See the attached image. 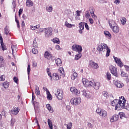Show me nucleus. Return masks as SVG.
Instances as JSON below:
<instances>
[{"instance_id":"obj_64","label":"nucleus","mask_w":129,"mask_h":129,"mask_svg":"<svg viewBox=\"0 0 129 129\" xmlns=\"http://www.w3.org/2000/svg\"><path fill=\"white\" fill-rule=\"evenodd\" d=\"M124 68L126 71H129V67L128 66H124Z\"/></svg>"},{"instance_id":"obj_58","label":"nucleus","mask_w":129,"mask_h":129,"mask_svg":"<svg viewBox=\"0 0 129 129\" xmlns=\"http://www.w3.org/2000/svg\"><path fill=\"white\" fill-rule=\"evenodd\" d=\"M22 14H23V9H20L19 11V17H21Z\"/></svg>"},{"instance_id":"obj_1","label":"nucleus","mask_w":129,"mask_h":129,"mask_svg":"<svg viewBox=\"0 0 129 129\" xmlns=\"http://www.w3.org/2000/svg\"><path fill=\"white\" fill-rule=\"evenodd\" d=\"M125 102H126V100L124 99V97L121 96L119 97V100H114L112 102L111 104L112 106H115V109L116 110L117 109H121V108H123Z\"/></svg>"},{"instance_id":"obj_32","label":"nucleus","mask_w":129,"mask_h":129,"mask_svg":"<svg viewBox=\"0 0 129 129\" xmlns=\"http://www.w3.org/2000/svg\"><path fill=\"white\" fill-rule=\"evenodd\" d=\"M11 49L13 52V54H14V53H15L16 52H17V45L15 44V45H12L11 46Z\"/></svg>"},{"instance_id":"obj_12","label":"nucleus","mask_w":129,"mask_h":129,"mask_svg":"<svg viewBox=\"0 0 129 129\" xmlns=\"http://www.w3.org/2000/svg\"><path fill=\"white\" fill-rule=\"evenodd\" d=\"M109 69L111 73L114 75V76L117 77V71L116 70V68L113 67V66H110Z\"/></svg>"},{"instance_id":"obj_60","label":"nucleus","mask_w":129,"mask_h":129,"mask_svg":"<svg viewBox=\"0 0 129 129\" xmlns=\"http://www.w3.org/2000/svg\"><path fill=\"white\" fill-rule=\"evenodd\" d=\"M85 27L87 30H89V26L86 23H85Z\"/></svg>"},{"instance_id":"obj_20","label":"nucleus","mask_w":129,"mask_h":129,"mask_svg":"<svg viewBox=\"0 0 129 129\" xmlns=\"http://www.w3.org/2000/svg\"><path fill=\"white\" fill-rule=\"evenodd\" d=\"M108 24H109V26L110 29H111L112 27H114V26H115V25H117V24H116L115 21H114V20H109L108 21Z\"/></svg>"},{"instance_id":"obj_42","label":"nucleus","mask_w":129,"mask_h":129,"mask_svg":"<svg viewBox=\"0 0 129 129\" xmlns=\"http://www.w3.org/2000/svg\"><path fill=\"white\" fill-rule=\"evenodd\" d=\"M64 125H67V129H71L72 128V122H70L68 124H65Z\"/></svg>"},{"instance_id":"obj_30","label":"nucleus","mask_w":129,"mask_h":129,"mask_svg":"<svg viewBox=\"0 0 129 129\" xmlns=\"http://www.w3.org/2000/svg\"><path fill=\"white\" fill-rule=\"evenodd\" d=\"M77 77H78V74H77L76 72H75L73 74V75H72L71 79L72 80H75Z\"/></svg>"},{"instance_id":"obj_49","label":"nucleus","mask_w":129,"mask_h":129,"mask_svg":"<svg viewBox=\"0 0 129 129\" xmlns=\"http://www.w3.org/2000/svg\"><path fill=\"white\" fill-rule=\"evenodd\" d=\"M30 72H31V65L28 64L27 67V73L28 75L30 74Z\"/></svg>"},{"instance_id":"obj_39","label":"nucleus","mask_w":129,"mask_h":129,"mask_svg":"<svg viewBox=\"0 0 129 129\" xmlns=\"http://www.w3.org/2000/svg\"><path fill=\"white\" fill-rule=\"evenodd\" d=\"M106 77L108 80L111 79V75L109 72H107L106 74Z\"/></svg>"},{"instance_id":"obj_47","label":"nucleus","mask_w":129,"mask_h":129,"mask_svg":"<svg viewBox=\"0 0 129 129\" xmlns=\"http://www.w3.org/2000/svg\"><path fill=\"white\" fill-rule=\"evenodd\" d=\"M33 46L34 48H38V43L36 40L33 41Z\"/></svg>"},{"instance_id":"obj_50","label":"nucleus","mask_w":129,"mask_h":129,"mask_svg":"<svg viewBox=\"0 0 129 129\" xmlns=\"http://www.w3.org/2000/svg\"><path fill=\"white\" fill-rule=\"evenodd\" d=\"M55 49L57 51H60V50H61L62 48H61V47H60V46L59 45H56L55 46Z\"/></svg>"},{"instance_id":"obj_37","label":"nucleus","mask_w":129,"mask_h":129,"mask_svg":"<svg viewBox=\"0 0 129 129\" xmlns=\"http://www.w3.org/2000/svg\"><path fill=\"white\" fill-rule=\"evenodd\" d=\"M82 56V54H81V53H78L75 55V60H79V59L81 58Z\"/></svg>"},{"instance_id":"obj_45","label":"nucleus","mask_w":129,"mask_h":129,"mask_svg":"<svg viewBox=\"0 0 129 129\" xmlns=\"http://www.w3.org/2000/svg\"><path fill=\"white\" fill-rule=\"evenodd\" d=\"M82 13V11H79V10H77L76 11V14L75 16H81V14Z\"/></svg>"},{"instance_id":"obj_36","label":"nucleus","mask_w":129,"mask_h":129,"mask_svg":"<svg viewBox=\"0 0 129 129\" xmlns=\"http://www.w3.org/2000/svg\"><path fill=\"white\" fill-rule=\"evenodd\" d=\"M3 86L4 88H5V89L7 88H9V86H10V84H9V82H5L3 83Z\"/></svg>"},{"instance_id":"obj_56","label":"nucleus","mask_w":129,"mask_h":129,"mask_svg":"<svg viewBox=\"0 0 129 129\" xmlns=\"http://www.w3.org/2000/svg\"><path fill=\"white\" fill-rule=\"evenodd\" d=\"M4 63V57L2 56H0V64H2Z\"/></svg>"},{"instance_id":"obj_26","label":"nucleus","mask_w":129,"mask_h":129,"mask_svg":"<svg viewBox=\"0 0 129 129\" xmlns=\"http://www.w3.org/2000/svg\"><path fill=\"white\" fill-rule=\"evenodd\" d=\"M46 107L47 109H48V110H49V111L51 112V113H52V112H53L54 110H53V108H52L50 104H46Z\"/></svg>"},{"instance_id":"obj_31","label":"nucleus","mask_w":129,"mask_h":129,"mask_svg":"<svg viewBox=\"0 0 129 129\" xmlns=\"http://www.w3.org/2000/svg\"><path fill=\"white\" fill-rule=\"evenodd\" d=\"M120 22H121V25H122V26H124V25H125L126 23V19L124 17H122L120 19Z\"/></svg>"},{"instance_id":"obj_5","label":"nucleus","mask_w":129,"mask_h":129,"mask_svg":"<svg viewBox=\"0 0 129 129\" xmlns=\"http://www.w3.org/2000/svg\"><path fill=\"white\" fill-rule=\"evenodd\" d=\"M71 103L73 105H78L80 103H81V98L79 97L73 98L71 100Z\"/></svg>"},{"instance_id":"obj_18","label":"nucleus","mask_w":129,"mask_h":129,"mask_svg":"<svg viewBox=\"0 0 129 129\" xmlns=\"http://www.w3.org/2000/svg\"><path fill=\"white\" fill-rule=\"evenodd\" d=\"M118 115H113L112 116L110 117V122H114V121H117L118 120Z\"/></svg>"},{"instance_id":"obj_48","label":"nucleus","mask_w":129,"mask_h":129,"mask_svg":"<svg viewBox=\"0 0 129 129\" xmlns=\"http://www.w3.org/2000/svg\"><path fill=\"white\" fill-rule=\"evenodd\" d=\"M5 80H6V76L2 75L0 77V81H5Z\"/></svg>"},{"instance_id":"obj_61","label":"nucleus","mask_w":129,"mask_h":129,"mask_svg":"<svg viewBox=\"0 0 129 129\" xmlns=\"http://www.w3.org/2000/svg\"><path fill=\"white\" fill-rule=\"evenodd\" d=\"M89 22L90 23V24H93V23H94V21H93V19H92V18H90L89 19Z\"/></svg>"},{"instance_id":"obj_19","label":"nucleus","mask_w":129,"mask_h":129,"mask_svg":"<svg viewBox=\"0 0 129 129\" xmlns=\"http://www.w3.org/2000/svg\"><path fill=\"white\" fill-rule=\"evenodd\" d=\"M52 79L53 80L58 81L61 79V76H59L57 73H53L52 75Z\"/></svg>"},{"instance_id":"obj_40","label":"nucleus","mask_w":129,"mask_h":129,"mask_svg":"<svg viewBox=\"0 0 129 129\" xmlns=\"http://www.w3.org/2000/svg\"><path fill=\"white\" fill-rule=\"evenodd\" d=\"M120 118L122 119L123 117H125V114L124 112H120L119 113Z\"/></svg>"},{"instance_id":"obj_63","label":"nucleus","mask_w":129,"mask_h":129,"mask_svg":"<svg viewBox=\"0 0 129 129\" xmlns=\"http://www.w3.org/2000/svg\"><path fill=\"white\" fill-rule=\"evenodd\" d=\"M91 11L90 12L91 16L94 14V9L92 8L91 9Z\"/></svg>"},{"instance_id":"obj_55","label":"nucleus","mask_w":129,"mask_h":129,"mask_svg":"<svg viewBox=\"0 0 129 129\" xmlns=\"http://www.w3.org/2000/svg\"><path fill=\"white\" fill-rule=\"evenodd\" d=\"M16 122V119L12 118L11 119V125H14V124Z\"/></svg>"},{"instance_id":"obj_17","label":"nucleus","mask_w":129,"mask_h":129,"mask_svg":"<svg viewBox=\"0 0 129 129\" xmlns=\"http://www.w3.org/2000/svg\"><path fill=\"white\" fill-rule=\"evenodd\" d=\"M19 112H20V108L19 107H14L11 110V113L13 115H17Z\"/></svg>"},{"instance_id":"obj_41","label":"nucleus","mask_w":129,"mask_h":129,"mask_svg":"<svg viewBox=\"0 0 129 129\" xmlns=\"http://www.w3.org/2000/svg\"><path fill=\"white\" fill-rule=\"evenodd\" d=\"M121 76H122V77H127V76H128V74H127V73H125V72L122 71L121 72Z\"/></svg>"},{"instance_id":"obj_59","label":"nucleus","mask_w":129,"mask_h":129,"mask_svg":"<svg viewBox=\"0 0 129 129\" xmlns=\"http://www.w3.org/2000/svg\"><path fill=\"white\" fill-rule=\"evenodd\" d=\"M75 20H76V21H80V16H77V15H75Z\"/></svg>"},{"instance_id":"obj_23","label":"nucleus","mask_w":129,"mask_h":129,"mask_svg":"<svg viewBox=\"0 0 129 129\" xmlns=\"http://www.w3.org/2000/svg\"><path fill=\"white\" fill-rule=\"evenodd\" d=\"M58 72L60 73V76L62 77H65V74L64 73V69L63 68H59L58 69Z\"/></svg>"},{"instance_id":"obj_10","label":"nucleus","mask_w":129,"mask_h":129,"mask_svg":"<svg viewBox=\"0 0 129 129\" xmlns=\"http://www.w3.org/2000/svg\"><path fill=\"white\" fill-rule=\"evenodd\" d=\"M89 66L93 69H98L99 66L98 63L95 62L92 60H90L89 62Z\"/></svg>"},{"instance_id":"obj_46","label":"nucleus","mask_w":129,"mask_h":129,"mask_svg":"<svg viewBox=\"0 0 129 129\" xmlns=\"http://www.w3.org/2000/svg\"><path fill=\"white\" fill-rule=\"evenodd\" d=\"M4 33L6 34V35H9V33H10V31H9V28L8 27H6L4 29Z\"/></svg>"},{"instance_id":"obj_34","label":"nucleus","mask_w":129,"mask_h":129,"mask_svg":"<svg viewBox=\"0 0 129 129\" xmlns=\"http://www.w3.org/2000/svg\"><path fill=\"white\" fill-rule=\"evenodd\" d=\"M40 27H41V26L40 25V24L37 25L36 26H30V29L31 30H36V29H39Z\"/></svg>"},{"instance_id":"obj_6","label":"nucleus","mask_w":129,"mask_h":129,"mask_svg":"<svg viewBox=\"0 0 129 129\" xmlns=\"http://www.w3.org/2000/svg\"><path fill=\"white\" fill-rule=\"evenodd\" d=\"M55 94L58 100H62L63 99V97H64L63 91L61 90H57Z\"/></svg>"},{"instance_id":"obj_11","label":"nucleus","mask_w":129,"mask_h":129,"mask_svg":"<svg viewBox=\"0 0 129 129\" xmlns=\"http://www.w3.org/2000/svg\"><path fill=\"white\" fill-rule=\"evenodd\" d=\"M111 29L114 34H118V33H119L120 31L119 26H118L117 24H115V26L112 27Z\"/></svg>"},{"instance_id":"obj_7","label":"nucleus","mask_w":129,"mask_h":129,"mask_svg":"<svg viewBox=\"0 0 129 129\" xmlns=\"http://www.w3.org/2000/svg\"><path fill=\"white\" fill-rule=\"evenodd\" d=\"M53 30L52 28H45L44 29V35L46 38H49L52 36Z\"/></svg>"},{"instance_id":"obj_15","label":"nucleus","mask_w":129,"mask_h":129,"mask_svg":"<svg viewBox=\"0 0 129 129\" xmlns=\"http://www.w3.org/2000/svg\"><path fill=\"white\" fill-rule=\"evenodd\" d=\"M113 58L114 59V61L116 64H117L118 66L119 67H122L123 66V63L122 62H121V60H120V58H118L117 57L113 56Z\"/></svg>"},{"instance_id":"obj_35","label":"nucleus","mask_w":129,"mask_h":129,"mask_svg":"<svg viewBox=\"0 0 129 129\" xmlns=\"http://www.w3.org/2000/svg\"><path fill=\"white\" fill-rule=\"evenodd\" d=\"M52 41L54 44H60V40L58 38H53Z\"/></svg>"},{"instance_id":"obj_25","label":"nucleus","mask_w":129,"mask_h":129,"mask_svg":"<svg viewBox=\"0 0 129 129\" xmlns=\"http://www.w3.org/2000/svg\"><path fill=\"white\" fill-rule=\"evenodd\" d=\"M104 34L106 38H107L108 39H111V34H110L109 32L107 31H105Z\"/></svg>"},{"instance_id":"obj_29","label":"nucleus","mask_w":129,"mask_h":129,"mask_svg":"<svg viewBox=\"0 0 129 129\" xmlns=\"http://www.w3.org/2000/svg\"><path fill=\"white\" fill-rule=\"evenodd\" d=\"M64 26H66L67 28H72L73 27H75V25L70 24L68 21H66Z\"/></svg>"},{"instance_id":"obj_14","label":"nucleus","mask_w":129,"mask_h":129,"mask_svg":"<svg viewBox=\"0 0 129 129\" xmlns=\"http://www.w3.org/2000/svg\"><path fill=\"white\" fill-rule=\"evenodd\" d=\"M85 25V22H81L79 24V33L81 34L82 35L83 34V30H84V26Z\"/></svg>"},{"instance_id":"obj_16","label":"nucleus","mask_w":129,"mask_h":129,"mask_svg":"<svg viewBox=\"0 0 129 129\" xmlns=\"http://www.w3.org/2000/svg\"><path fill=\"white\" fill-rule=\"evenodd\" d=\"M70 90L72 93H74V94H76L77 96H79L80 94V91L78 90L77 89H76V88L72 87L70 89Z\"/></svg>"},{"instance_id":"obj_8","label":"nucleus","mask_w":129,"mask_h":129,"mask_svg":"<svg viewBox=\"0 0 129 129\" xmlns=\"http://www.w3.org/2000/svg\"><path fill=\"white\" fill-rule=\"evenodd\" d=\"M44 57L48 59V60H52V61H54V60H55V57L52 56L51 53L48 51L45 52Z\"/></svg>"},{"instance_id":"obj_57","label":"nucleus","mask_w":129,"mask_h":129,"mask_svg":"<svg viewBox=\"0 0 129 129\" xmlns=\"http://www.w3.org/2000/svg\"><path fill=\"white\" fill-rule=\"evenodd\" d=\"M13 80L15 83H18V81H19V80L18 79V78L17 77H14L13 78Z\"/></svg>"},{"instance_id":"obj_54","label":"nucleus","mask_w":129,"mask_h":129,"mask_svg":"<svg viewBox=\"0 0 129 129\" xmlns=\"http://www.w3.org/2000/svg\"><path fill=\"white\" fill-rule=\"evenodd\" d=\"M15 22L17 24L18 28H20V22L19 21V20H18L17 18L15 19Z\"/></svg>"},{"instance_id":"obj_33","label":"nucleus","mask_w":129,"mask_h":129,"mask_svg":"<svg viewBox=\"0 0 129 129\" xmlns=\"http://www.w3.org/2000/svg\"><path fill=\"white\" fill-rule=\"evenodd\" d=\"M47 123L49 125V127L50 129H53V124L52 123V121L50 119H48Z\"/></svg>"},{"instance_id":"obj_43","label":"nucleus","mask_w":129,"mask_h":129,"mask_svg":"<svg viewBox=\"0 0 129 129\" xmlns=\"http://www.w3.org/2000/svg\"><path fill=\"white\" fill-rule=\"evenodd\" d=\"M38 48H34L32 49V53L34 54H38V49H37Z\"/></svg>"},{"instance_id":"obj_51","label":"nucleus","mask_w":129,"mask_h":129,"mask_svg":"<svg viewBox=\"0 0 129 129\" xmlns=\"http://www.w3.org/2000/svg\"><path fill=\"white\" fill-rule=\"evenodd\" d=\"M114 4L117 5H119V4H120V0H115L114 1Z\"/></svg>"},{"instance_id":"obj_28","label":"nucleus","mask_w":129,"mask_h":129,"mask_svg":"<svg viewBox=\"0 0 129 129\" xmlns=\"http://www.w3.org/2000/svg\"><path fill=\"white\" fill-rule=\"evenodd\" d=\"M55 63L57 65V66H61L62 65V61L61 60V59L57 58L55 60Z\"/></svg>"},{"instance_id":"obj_2","label":"nucleus","mask_w":129,"mask_h":129,"mask_svg":"<svg viewBox=\"0 0 129 129\" xmlns=\"http://www.w3.org/2000/svg\"><path fill=\"white\" fill-rule=\"evenodd\" d=\"M82 82L85 87H93L95 90H98L100 88V82H92L86 78L82 79Z\"/></svg>"},{"instance_id":"obj_13","label":"nucleus","mask_w":129,"mask_h":129,"mask_svg":"<svg viewBox=\"0 0 129 129\" xmlns=\"http://www.w3.org/2000/svg\"><path fill=\"white\" fill-rule=\"evenodd\" d=\"M72 50L78 52V53H80L82 51V47L81 45H75L72 46Z\"/></svg>"},{"instance_id":"obj_53","label":"nucleus","mask_w":129,"mask_h":129,"mask_svg":"<svg viewBox=\"0 0 129 129\" xmlns=\"http://www.w3.org/2000/svg\"><path fill=\"white\" fill-rule=\"evenodd\" d=\"M85 17L87 19H90V14L89 12L86 13Z\"/></svg>"},{"instance_id":"obj_24","label":"nucleus","mask_w":129,"mask_h":129,"mask_svg":"<svg viewBox=\"0 0 129 129\" xmlns=\"http://www.w3.org/2000/svg\"><path fill=\"white\" fill-rule=\"evenodd\" d=\"M46 11L48 13H52L53 12V6L52 5L47 6L46 7Z\"/></svg>"},{"instance_id":"obj_44","label":"nucleus","mask_w":129,"mask_h":129,"mask_svg":"<svg viewBox=\"0 0 129 129\" xmlns=\"http://www.w3.org/2000/svg\"><path fill=\"white\" fill-rule=\"evenodd\" d=\"M103 96H104V97H106V98H107V97H108V96H109L108 93L106 91H104L103 92Z\"/></svg>"},{"instance_id":"obj_52","label":"nucleus","mask_w":129,"mask_h":129,"mask_svg":"<svg viewBox=\"0 0 129 129\" xmlns=\"http://www.w3.org/2000/svg\"><path fill=\"white\" fill-rule=\"evenodd\" d=\"M2 48L3 50V51H5V50H7V48L6 47V45L4 44V43H1Z\"/></svg>"},{"instance_id":"obj_3","label":"nucleus","mask_w":129,"mask_h":129,"mask_svg":"<svg viewBox=\"0 0 129 129\" xmlns=\"http://www.w3.org/2000/svg\"><path fill=\"white\" fill-rule=\"evenodd\" d=\"M98 51H100V52L104 51H106V57H108L109 56V54L110 53V49L107 47V45L104 43H101L98 45L97 47Z\"/></svg>"},{"instance_id":"obj_22","label":"nucleus","mask_w":129,"mask_h":129,"mask_svg":"<svg viewBox=\"0 0 129 129\" xmlns=\"http://www.w3.org/2000/svg\"><path fill=\"white\" fill-rule=\"evenodd\" d=\"M26 7H28L30 8L31 7H33L34 6V2L31 0H27L26 3Z\"/></svg>"},{"instance_id":"obj_38","label":"nucleus","mask_w":129,"mask_h":129,"mask_svg":"<svg viewBox=\"0 0 129 129\" xmlns=\"http://www.w3.org/2000/svg\"><path fill=\"white\" fill-rule=\"evenodd\" d=\"M47 96V98L48 100H52V99L53 98L52 97V95H51V94L50 93V92H48V93H46Z\"/></svg>"},{"instance_id":"obj_9","label":"nucleus","mask_w":129,"mask_h":129,"mask_svg":"<svg viewBox=\"0 0 129 129\" xmlns=\"http://www.w3.org/2000/svg\"><path fill=\"white\" fill-rule=\"evenodd\" d=\"M81 94L83 96V97H85V98H87L88 99L90 98V93L89 92L86 91V90H82L81 92Z\"/></svg>"},{"instance_id":"obj_62","label":"nucleus","mask_w":129,"mask_h":129,"mask_svg":"<svg viewBox=\"0 0 129 129\" xmlns=\"http://www.w3.org/2000/svg\"><path fill=\"white\" fill-rule=\"evenodd\" d=\"M92 18H93V19H94V20H96V19H97V16H96V15H95V14H92V15H91Z\"/></svg>"},{"instance_id":"obj_4","label":"nucleus","mask_w":129,"mask_h":129,"mask_svg":"<svg viewBox=\"0 0 129 129\" xmlns=\"http://www.w3.org/2000/svg\"><path fill=\"white\" fill-rule=\"evenodd\" d=\"M96 112L101 116L102 118H106V117H107V111L104 109L98 108L96 109Z\"/></svg>"},{"instance_id":"obj_21","label":"nucleus","mask_w":129,"mask_h":129,"mask_svg":"<svg viewBox=\"0 0 129 129\" xmlns=\"http://www.w3.org/2000/svg\"><path fill=\"white\" fill-rule=\"evenodd\" d=\"M114 84L118 88H121L123 86V84L118 81H114Z\"/></svg>"},{"instance_id":"obj_27","label":"nucleus","mask_w":129,"mask_h":129,"mask_svg":"<svg viewBox=\"0 0 129 129\" xmlns=\"http://www.w3.org/2000/svg\"><path fill=\"white\" fill-rule=\"evenodd\" d=\"M35 91L36 95H40V94H41V92L40 91V88L38 87V86H35Z\"/></svg>"}]
</instances>
